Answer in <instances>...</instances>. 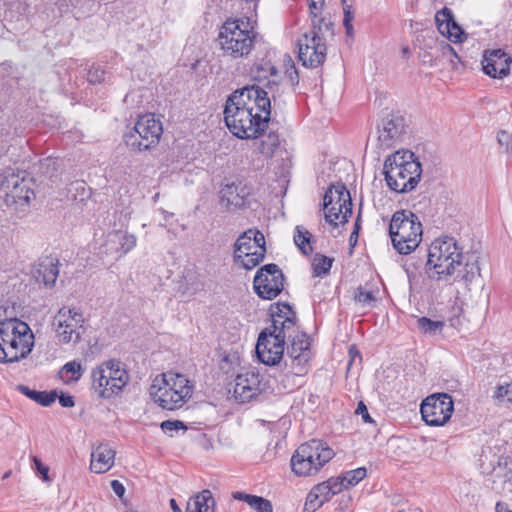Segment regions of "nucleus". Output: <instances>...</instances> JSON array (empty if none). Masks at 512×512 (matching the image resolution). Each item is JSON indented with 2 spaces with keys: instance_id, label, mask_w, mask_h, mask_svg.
<instances>
[{
  "instance_id": "obj_1",
  "label": "nucleus",
  "mask_w": 512,
  "mask_h": 512,
  "mask_svg": "<svg viewBox=\"0 0 512 512\" xmlns=\"http://www.w3.org/2000/svg\"><path fill=\"white\" fill-rule=\"evenodd\" d=\"M270 117L271 100L259 86L237 90L226 101L224 120L238 138H256L264 131Z\"/></svg>"
},
{
  "instance_id": "obj_2",
  "label": "nucleus",
  "mask_w": 512,
  "mask_h": 512,
  "mask_svg": "<svg viewBox=\"0 0 512 512\" xmlns=\"http://www.w3.org/2000/svg\"><path fill=\"white\" fill-rule=\"evenodd\" d=\"M427 267L437 281L452 282L463 286L465 292L480 276L478 257L463 253L454 237L441 236L432 241L428 249Z\"/></svg>"
},
{
  "instance_id": "obj_3",
  "label": "nucleus",
  "mask_w": 512,
  "mask_h": 512,
  "mask_svg": "<svg viewBox=\"0 0 512 512\" xmlns=\"http://www.w3.org/2000/svg\"><path fill=\"white\" fill-rule=\"evenodd\" d=\"M34 347V334L19 319L0 321V362L12 363L26 358Z\"/></svg>"
},
{
  "instance_id": "obj_4",
  "label": "nucleus",
  "mask_w": 512,
  "mask_h": 512,
  "mask_svg": "<svg viewBox=\"0 0 512 512\" xmlns=\"http://www.w3.org/2000/svg\"><path fill=\"white\" fill-rule=\"evenodd\" d=\"M149 392L161 408L173 411L181 408L191 398L193 386L185 375L167 372L153 379Z\"/></svg>"
},
{
  "instance_id": "obj_5",
  "label": "nucleus",
  "mask_w": 512,
  "mask_h": 512,
  "mask_svg": "<svg viewBox=\"0 0 512 512\" xmlns=\"http://www.w3.org/2000/svg\"><path fill=\"white\" fill-rule=\"evenodd\" d=\"M224 57L239 59L247 57L255 45V33L244 19H228L219 30L217 37Z\"/></svg>"
},
{
  "instance_id": "obj_6",
  "label": "nucleus",
  "mask_w": 512,
  "mask_h": 512,
  "mask_svg": "<svg viewBox=\"0 0 512 512\" xmlns=\"http://www.w3.org/2000/svg\"><path fill=\"white\" fill-rule=\"evenodd\" d=\"M0 196L12 211H27L35 198V193L26 172L7 168L0 173Z\"/></svg>"
},
{
  "instance_id": "obj_7",
  "label": "nucleus",
  "mask_w": 512,
  "mask_h": 512,
  "mask_svg": "<svg viewBox=\"0 0 512 512\" xmlns=\"http://www.w3.org/2000/svg\"><path fill=\"white\" fill-rule=\"evenodd\" d=\"M335 453L325 442L312 439L301 444L291 457L292 471L301 477L315 475Z\"/></svg>"
},
{
  "instance_id": "obj_8",
  "label": "nucleus",
  "mask_w": 512,
  "mask_h": 512,
  "mask_svg": "<svg viewBox=\"0 0 512 512\" xmlns=\"http://www.w3.org/2000/svg\"><path fill=\"white\" fill-rule=\"evenodd\" d=\"M389 234L394 248L400 254H409L421 242L422 226L412 212L397 211L390 221Z\"/></svg>"
},
{
  "instance_id": "obj_9",
  "label": "nucleus",
  "mask_w": 512,
  "mask_h": 512,
  "mask_svg": "<svg viewBox=\"0 0 512 512\" xmlns=\"http://www.w3.org/2000/svg\"><path fill=\"white\" fill-rule=\"evenodd\" d=\"M322 26L329 31L332 23L324 19H312V30L297 40L298 59L307 68H317L325 62L327 45L322 34Z\"/></svg>"
},
{
  "instance_id": "obj_10",
  "label": "nucleus",
  "mask_w": 512,
  "mask_h": 512,
  "mask_svg": "<svg viewBox=\"0 0 512 512\" xmlns=\"http://www.w3.org/2000/svg\"><path fill=\"white\" fill-rule=\"evenodd\" d=\"M163 134L162 123L152 113L139 116L133 130L125 134L124 141L132 151H145L158 145Z\"/></svg>"
},
{
  "instance_id": "obj_11",
  "label": "nucleus",
  "mask_w": 512,
  "mask_h": 512,
  "mask_svg": "<svg viewBox=\"0 0 512 512\" xmlns=\"http://www.w3.org/2000/svg\"><path fill=\"white\" fill-rule=\"evenodd\" d=\"M406 132V123L400 116L383 121L382 128L378 131L376 144L372 147L374 160H398L396 144L401 141Z\"/></svg>"
},
{
  "instance_id": "obj_12",
  "label": "nucleus",
  "mask_w": 512,
  "mask_h": 512,
  "mask_svg": "<svg viewBox=\"0 0 512 512\" xmlns=\"http://www.w3.org/2000/svg\"><path fill=\"white\" fill-rule=\"evenodd\" d=\"M234 259L246 270H251L263 261L266 254L264 235L256 229L243 232L234 245Z\"/></svg>"
},
{
  "instance_id": "obj_13",
  "label": "nucleus",
  "mask_w": 512,
  "mask_h": 512,
  "mask_svg": "<svg viewBox=\"0 0 512 512\" xmlns=\"http://www.w3.org/2000/svg\"><path fill=\"white\" fill-rule=\"evenodd\" d=\"M384 174L391 190L407 193L415 189L421 178V162H384Z\"/></svg>"
},
{
  "instance_id": "obj_14",
  "label": "nucleus",
  "mask_w": 512,
  "mask_h": 512,
  "mask_svg": "<svg viewBox=\"0 0 512 512\" xmlns=\"http://www.w3.org/2000/svg\"><path fill=\"white\" fill-rule=\"evenodd\" d=\"M325 219L334 226L345 224L352 214L350 192L343 185H332L323 197Z\"/></svg>"
},
{
  "instance_id": "obj_15",
  "label": "nucleus",
  "mask_w": 512,
  "mask_h": 512,
  "mask_svg": "<svg viewBox=\"0 0 512 512\" xmlns=\"http://www.w3.org/2000/svg\"><path fill=\"white\" fill-rule=\"evenodd\" d=\"M83 325V314L76 308L63 307L53 319L56 338L62 344H77L85 332Z\"/></svg>"
},
{
  "instance_id": "obj_16",
  "label": "nucleus",
  "mask_w": 512,
  "mask_h": 512,
  "mask_svg": "<svg viewBox=\"0 0 512 512\" xmlns=\"http://www.w3.org/2000/svg\"><path fill=\"white\" fill-rule=\"evenodd\" d=\"M454 411V402L446 393L428 396L421 404L420 412L423 420L430 426H442Z\"/></svg>"
},
{
  "instance_id": "obj_17",
  "label": "nucleus",
  "mask_w": 512,
  "mask_h": 512,
  "mask_svg": "<svg viewBox=\"0 0 512 512\" xmlns=\"http://www.w3.org/2000/svg\"><path fill=\"white\" fill-rule=\"evenodd\" d=\"M254 290L262 299L276 298L284 288V275L276 264L262 266L253 281Z\"/></svg>"
},
{
  "instance_id": "obj_18",
  "label": "nucleus",
  "mask_w": 512,
  "mask_h": 512,
  "mask_svg": "<svg viewBox=\"0 0 512 512\" xmlns=\"http://www.w3.org/2000/svg\"><path fill=\"white\" fill-rule=\"evenodd\" d=\"M285 341L264 329L258 337L256 354L259 360L266 365H276L284 354Z\"/></svg>"
},
{
  "instance_id": "obj_19",
  "label": "nucleus",
  "mask_w": 512,
  "mask_h": 512,
  "mask_svg": "<svg viewBox=\"0 0 512 512\" xmlns=\"http://www.w3.org/2000/svg\"><path fill=\"white\" fill-rule=\"evenodd\" d=\"M264 389L261 375L255 369L239 373L235 378L234 397L244 403L259 395Z\"/></svg>"
},
{
  "instance_id": "obj_20",
  "label": "nucleus",
  "mask_w": 512,
  "mask_h": 512,
  "mask_svg": "<svg viewBox=\"0 0 512 512\" xmlns=\"http://www.w3.org/2000/svg\"><path fill=\"white\" fill-rule=\"evenodd\" d=\"M137 244V237L122 230L109 232L100 247V253L119 259L130 252Z\"/></svg>"
},
{
  "instance_id": "obj_21",
  "label": "nucleus",
  "mask_w": 512,
  "mask_h": 512,
  "mask_svg": "<svg viewBox=\"0 0 512 512\" xmlns=\"http://www.w3.org/2000/svg\"><path fill=\"white\" fill-rule=\"evenodd\" d=\"M277 311H272V324L267 331L285 341L295 335V313L288 304H277Z\"/></svg>"
},
{
  "instance_id": "obj_22",
  "label": "nucleus",
  "mask_w": 512,
  "mask_h": 512,
  "mask_svg": "<svg viewBox=\"0 0 512 512\" xmlns=\"http://www.w3.org/2000/svg\"><path fill=\"white\" fill-rule=\"evenodd\" d=\"M511 63V57L500 49L486 52L482 60L484 73L498 79L509 75Z\"/></svg>"
},
{
  "instance_id": "obj_23",
  "label": "nucleus",
  "mask_w": 512,
  "mask_h": 512,
  "mask_svg": "<svg viewBox=\"0 0 512 512\" xmlns=\"http://www.w3.org/2000/svg\"><path fill=\"white\" fill-rule=\"evenodd\" d=\"M309 345V340L305 334H297L292 338L287 353L292 360V369L295 375L306 373L305 364L309 360Z\"/></svg>"
},
{
  "instance_id": "obj_24",
  "label": "nucleus",
  "mask_w": 512,
  "mask_h": 512,
  "mask_svg": "<svg viewBox=\"0 0 512 512\" xmlns=\"http://www.w3.org/2000/svg\"><path fill=\"white\" fill-rule=\"evenodd\" d=\"M251 188L243 181L226 183L220 190L221 203L227 208H239L245 204Z\"/></svg>"
},
{
  "instance_id": "obj_25",
  "label": "nucleus",
  "mask_w": 512,
  "mask_h": 512,
  "mask_svg": "<svg viewBox=\"0 0 512 512\" xmlns=\"http://www.w3.org/2000/svg\"><path fill=\"white\" fill-rule=\"evenodd\" d=\"M116 451L108 443H100L91 452L90 470L105 473L114 465Z\"/></svg>"
},
{
  "instance_id": "obj_26",
  "label": "nucleus",
  "mask_w": 512,
  "mask_h": 512,
  "mask_svg": "<svg viewBox=\"0 0 512 512\" xmlns=\"http://www.w3.org/2000/svg\"><path fill=\"white\" fill-rule=\"evenodd\" d=\"M435 22L438 31L450 41L457 43L462 41L463 31L454 21L450 9L443 8L435 15Z\"/></svg>"
},
{
  "instance_id": "obj_27",
  "label": "nucleus",
  "mask_w": 512,
  "mask_h": 512,
  "mask_svg": "<svg viewBox=\"0 0 512 512\" xmlns=\"http://www.w3.org/2000/svg\"><path fill=\"white\" fill-rule=\"evenodd\" d=\"M58 274V260L53 257L42 259L33 273L36 281L43 283L46 287H52L55 284Z\"/></svg>"
},
{
  "instance_id": "obj_28",
  "label": "nucleus",
  "mask_w": 512,
  "mask_h": 512,
  "mask_svg": "<svg viewBox=\"0 0 512 512\" xmlns=\"http://www.w3.org/2000/svg\"><path fill=\"white\" fill-rule=\"evenodd\" d=\"M258 149L265 158H276L277 160L289 158L287 151L281 146L279 136L275 133H270L261 139Z\"/></svg>"
},
{
  "instance_id": "obj_29",
  "label": "nucleus",
  "mask_w": 512,
  "mask_h": 512,
  "mask_svg": "<svg viewBox=\"0 0 512 512\" xmlns=\"http://www.w3.org/2000/svg\"><path fill=\"white\" fill-rule=\"evenodd\" d=\"M107 374L110 379V390L112 393H119L127 384L129 376L127 371L123 368L122 364L116 360L106 361Z\"/></svg>"
},
{
  "instance_id": "obj_30",
  "label": "nucleus",
  "mask_w": 512,
  "mask_h": 512,
  "mask_svg": "<svg viewBox=\"0 0 512 512\" xmlns=\"http://www.w3.org/2000/svg\"><path fill=\"white\" fill-rule=\"evenodd\" d=\"M216 502L210 490H203L187 502L186 512H215Z\"/></svg>"
},
{
  "instance_id": "obj_31",
  "label": "nucleus",
  "mask_w": 512,
  "mask_h": 512,
  "mask_svg": "<svg viewBox=\"0 0 512 512\" xmlns=\"http://www.w3.org/2000/svg\"><path fill=\"white\" fill-rule=\"evenodd\" d=\"M106 363H102L92 370V385L100 397L109 398L114 393L110 390V379L108 377Z\"/></svg>"
},
{
  "instance_id": "obj_32",
  "label": "nucleus",
  "mask_w": 512,
  "mask_h": 512,
  "mask_svg": "<svg viewBox=\"0 0 512 512\" xmlns=\"http://www.w3.org/2000/svg\"><path fill=\"white\" fill-rule=\"evenodd\" d=\"M232 496L236 500L244 501L252 509H254L257 512H272L273 511L271 502L263 497L246 494L244 492H239V491L234 492L232 494Z\"/></svg>"
},
{
  "instance_id": "obj_33",
  "label": "nucleus",
  "mask_w": 512,
  "mask_h": 512,
  "mask_svg": "<svg viewBox=\"0 0 512 512\" xmlns=\"http://www.w3.org/2000/svg\"><path fill=\"white\" fill-rule=\"evenodd\" d=\"M431 145L428 143L417 144L413 150L399 148L396 155H399L398 160H420L433 157Z\"/></svg>"
},
{
  "instance_id": "obj_34",
  "label": "nucleus",
  "mask_w": 512,
  "mask_h": 512,
  "mask_svg": "<svg viewBox=\"0 0 512 512\" xmlns=\"http://www.w3.org/2000/svg\"><path fill=\"white\" fill-rule=\"evenodd\" d=\"M17 389L28 398L32 399L36 403L47 407L50 406L53 402H55L57 398V392L56 391H36L33 389H30L28 386L25 385H18Z\"/></svg>"
},
{
  "instance_id": "obj_35",
  "label": "nucleus",
  "mask_w": 512,
  "mask_h": 512,
  "mask_svg": "<svg viewBox=\"0 0 512 512\" xmlns=\"http://www.w3.org/2000/svg\"><path fill=\"white\" fill-rule=\"evenodd\" d=\"M312 234L303 226H296L294 233V243L299 250L306 256L313 252L311 245Z\"/></svg>"
},
{
  "instance_id": "obj_36",
  "label": "nucleus",
  "mask_w": 512,
  "mask_h": 512,
  "mask_svg": "<svg viewBox=\"0 0 512 512\" xmlns=\"http://www.w3.org/2000/svg\"><path fill=\"white\" fill-rule=\"evenodd\" d=\"M82 374V365L75 360L67 362L59 372L60 378L66 383L78 381Z\"/></svg>"
},
{
  "instance_id": "obj_37",
  "label": "nucleus",
  "mask_w": 512,
  "mask_h": 512,
  "mask_svg": "<svg viewBox=\"0 0 512 512\" xmlns=\"http://www.w3.org/2000/svg\"><path fill=\"white\" fill-rule=\"evenodd\" d=\"M68 193L75 202L82 203L91 197V190L84 181H75L71 183Z\"/></svg>"
},
{
  "instance_id": "obj_38",
  "label": "nucleus",
  "mask_w": 512,
  "mask_h": 512,
  "mask_svg": "<svg viewBox=\"0 0 512 512\" xmlns=\"http://www.w3.org/2000/svg\"><path fill=\"white\" fill-rule=\"evenodd\" d=\"M332 263L333 258L316 254L312 263L314 276L321 277L326 275L330 271Z\"/></svg>"
},
{
  "instance_id": "obj_39",
  "label": "nucleus",
  "mask_w": 512,
  "mask_h": 512,
  "mask_svg": "<svg viewBox=\"0 0 512 512\" xmlns=\"http://www.w3.org/2000/svg\"><path fill=\"white\" fill-rule=\"evenodd\" d=\"M417 327L423 333L435 334L437 331L442 330L444 327V322L434 321L427 317H421L417 320Z\"/></svg>"
},
{
  "instance_id": "obj_40",
  "label": "nucleus",
  "mask_w": 512,
  "mask_h": 512,
  "mask_svg": "<svg viewBox=\"0 0 512 512\" xmlns=\"http://www.w3.org/2000/svg\"><path fill=\"white\" fill-rule=\"evenodd\" d=\"M367 471L365 467H359L354 470L347 471L343 474V480L347 484V488L357 485L366 477Z\"/></svg>"
},
{
  "instance_id": "obj_41",
  "label": "nucleus",
  "mask_w": 512,
  "mask_h": 512,
  "mask_svg": "<svg viewBox=\"0 0 512 512\" xmlns=\"http://www.w3.org/2000/svg\"><path fill=\"white\" fill-rule=\"evenodd\" d=\"M354 299L363 307H372L376 302V296L372 291H366L362 287L357 288Z\"/></svg>"
},
{
  "instance_id": "obj_42",
  "label": "nucleus",
  "mask_w": 512,
  "mask_h": 512,
  "mask_svg": "<svg viewBox=\"0 0 512 512\" xmlns=\"http://www.w3.org/2000/svg\"><path fill=\"white\" fill-rule=\"evenodd\" d=\"M325 502L318 496L315 490L312 488L308 493L306 502L304 504L303 512H315L318 510Z\"/></svg>"
},
{
  "instance_id": "obj_43",
  "label": "nucleus",
  "mask_w": 512,
  "mask_h": 512,
  "mask_svg": "<svg viewBox=\"0 0 512 512\" xmlns=\"http://www.w3.org/2000/svg\"><path fill=\"white\" fill-rule=\"evenodd\" d=\"M494 398L501 403H512V383L497 387Z\"/></svg>"
},
{
  "instance_id": "obj_44",
  "label": "nucleus",
  "mask_w": 512,
  "mask_h": 512,
  "mask_svg": "<svg viewBox=\"0 0 512 512\" xmlns=\"http://www.w3.org/2000/svg\"><path fill=\"white\" fill-rule=\"evenodd\" d=\"M328 485L332 496L340 493L342 490L347 489V484H345L343 477H331L327 481H325Z\"/></svg>"
},
{
  "instance_id": "obj_45",
  "label": "nucleus",
  "mask_w": 512,
  "mask_h": 512,
  "mask_svg": "<svg viewBox=\"0 0 512 512\" xmlns=\"http://www.w3.org/2000/svg\"><path fill=\"white\" fill-rule=\"evenodd\" d=\"M498 143L505 149L507 153L512 154V134L508 131L501 130L497 136Z\"/></svg>"
},
{
  "instance_id": "obj_46",
  "label": "nucleus",
  "mask_w": 512,
  "mask_h": 512,
  "mask_svg": "<svg viewBox=\"0 0 512 512\" xmlns=\"http://www.w3.org/2000/svg\"><path fill=\"white\" fill-rule=\"evenodd\" d=\"M33 462H34L35 470L41 475L42 480L44 482H50L51 479L49 477V467L44 465L41 462V460L36 456L33 457Z\"/></svg>"
},
{
  "instance_id": "obj_47",
  "label": "nucleus",
  "mask_w": 512,
  "mask_h": 512,
  "mask_svg": "<svg viewBox=\"0 0 512 512\" xmlns=\"http://www.w3.org/2000/svg\"><path fill=\"white\" fill-rule=\"evenodd\" d=\"M313 489L324 502L329 501L333 497L325 481L315 485Z\"/></svg>"
},
{
  "instance_id": "obj_48",
  "label": "nucleus",
  "mask_w": 512,
  "mask_h": 512,
  "mask_svg": "<svg viewBox=\"0 0 512 512\" xmlns=\"http://www.w3.org/2000/svg\"><path fill=\"white\" fill-rule=\"evenodd\" d=\"M255 74L256 78H266L267 74H274L275 68L270 63H265L263 65H257L255 70H252Z\"/></svg>"
},
{
  "instance_id": "obj_49",
  "label": "nucleus",
  "mask_w": 512,
  "mask_h": 512,
  "mask_svg": "<svg viewBox=\"0 0 512 512\" xmlns=\"http://www.w3.org/2000/svg\"><path fill=\"white\" fill-rule=\"evenodd\" d=\"M104 70L100 67H92L87 74V79L90 83H99L104 80Z\"/></svg>"
},
{
  "instance_id": "obj_50",
  "label": "nucleus",
  "mask_w": 512,
  "mask_h": 512,
  "mask_svg": "<svg viewBox=\"0 0 512 512\" xmlns=\"http://www.w3.org/2000/svg\"><path fill=\"white\" fill-rule=\"evenodd\" d=\"M161 429L164 432H170V431L179 430V429H186V427H185V425H184V423L182 421H179V420H174V421L166 420V421H163L161 423Z\"/></svg>"
},
{
  "instance_id": "obj_51",
  "label": "nucleus",
  "mask_w": 512,
  "mask_h": 512,
  "mask_svg": "<svg viewBox=\"0 0 512 512\" xmlns=\"http://www.w3.org/2000/svg\"><path fill=\"white\" fill-rule=\"evenodd\" d=\"M324 6V0H309V9L312 19L319 20L318 12Z\"/></svg>"
},
{
  "instance_id": "obj_52",
  "label": "nucleus",
  "mask_w": 512,
  "mask_h": 512,
  "mask_svg": "<svg viewBox=\"0 0 512 512\" xmlns=\"http://www.w3.org/2000/svg\"><path fill=\"white\" fill-rule=\"evenodd\" d=\"M356 413L362 416V419H363L364 422H366V423L373 422L372 418L370 417V415L368 413L367 407L364 404V402H362V401L359 402L358 407L356 409Z\"/></svg>"
},
{
  "instance_id": "obj_53",
  "label": "nucleus",
  "mask_w": 512,
  "mask_h": 512,
  "mask_svg": "<svg viewBox=\"0 0 512 512\" xmlns=\"http://www.w3.org/2000/svg\"><path fill=\"white\" fill-rule=\"evenodd\" d=\"M57 398H59V403L62 407L71 408L75 405L73 397L69 394L57 395Z\"/></svg>"
},
{
  "instance_id": "obj_54",
  "label": "nucleus",
  "mask_w": 512,
  "mask_h": 512,
  "mask_svg": "<svg viewBox=\"0 0 512 512\" xmlns=\"http://www.w3.org/2000/svg\"><path fill=\"white\" fill-rule=\"evenodd\" d=\"M344 19L343 22H352L354 14L352 11V5L347 4V0H343Z\"/></svg>"
},
{
  "instance_id": "obj_55",
  "label": "nucleus",
  "mask_w": 512,
  "mask_h": 512,
  "mask_svg": "<svg viewBox=\"0 0 512 512\" xmlns=\"http://www.w3.org/2000/svg\"><path fill=\"white\" fill-rule=\"evenodd\" d=\"M351 501L350 496H342L339 499V506L337 508L339 512H348L351 506Z\"/></svg>"
},
{
  "instance_id": "obj_56",
  "label": "nucleus",
  "mask_w": 512,
  "mask_h": 512,
  "mask_svg": "<svg viewBox=\"0 0 512 512\" xmlns=\"http://www.w3.org/2000/svg\"><path fill=\"white\" fill-rule=\"evenodd\" d=\"M111 488L113 492L119 497L122 498L125 494V487L123 484L118 480H112L111 481Z\"/></svg>"
},
{
  "instance_id": "obj_57",
  "label": "nucleus",
  "mask_w": 512,
  "mask_h": 512,
  "mask_svg": "<svg viewBox=\"0 0 512 512\" xmlns=\"http://www.w3.org/2000/svg\"><path fill=\"white\" fill-rule=\"evenodd\" d=\"M496 512H512V510L509 509L508 505L502 502H498L495 506Z\"/></svg>"
},
{
  "instance_id": "obj_58",
  "label": "nucleus",
  "mask_w": 512,
  "mask_h": 512,
  "mask_svg": "<svg viewBox=\"0 0 512 512\" xmlns=\"http://www.w3.org/2000/svg\"><path fill=\"white\" fill-rule=\"evenodd\" d=\"M170 507L173 512H182L175 499H170Z\"/></svg>"
},
{
  "instance_id": "obj_59",
  "label": "nucleus",
  "mask_w": 512,
  "mask_h": 512,
  "mask_svg": "<svg viewBox=\"0 0 512 512\" xmlns=\"http://www.w3.org/2000/svg\"><path fill=\"white\" fill-rule=\"evenodd\" d=\"M343 25H344V27L346 29L347 35L353 36V25H352V22H349V23L343 22Z\"/></svg>"
},
{
  "instance_id": "obj_60",
  "label": "nucleus",
  "mask_w": 512,
  "mask_h": 512,
  "mask_svg": "<svg viewBox=\"0 0 512 512\" xmlns=\"http://www.w3.org/2000/svg\"><path fill=\"white\" fill-rule=\"evenodd\" d=\"M447 53H450V54H453V55L457 56L456 52L454 51V49L449 44H446V45L443 46V54L446 55Z\"/></svg>"
},
{
  "instance_id": "obj_61",
  "label": "nucleus",
  "mask_w": 512,
  "mask_h": 512,
  "mask_svg": "<svg viewBox=\"0 0 512 512\" xmlns=\"http://www.w3.org/2000/svg\"><path fill=\"white\" fill-rule=\"evenodd\" d=\"M287 65H289L292 72L297 75V71L295 69L294 62L290 56H287Z\"/></svg>"
},
{
  "instance_id": "obj_62",
  "label": "nucleus",
  "mask_w": 512,
  "mask_h": 512,
  "mask_svg": "<svg viewBox=\"0 0 512 512\" xmlns=\"http://www.w3.org/2000/svg\"><path fill=\"white\" fill-rule=\"evenodd\" d=\"M349 354H350V356H351V361H350V363H349V364H351V363H352V361H354V360H355V357H356V356H358V357L360 358V355H359L358 351H354V349H353V348H351V349L349 350Z\"/></svg>"
},
{
  "instance_id": "obj_63",
  "label": "nucleus",
  "mask_w": 512,
  "mask_h": 512,
  "mask_svg": "<svg viewBox=\"0 0 512 512\" xmlns=\"http://www.w3.org/2000/svg\"><path fill=\"white\" fill-rule=\"evenodd\" d=\"M162 214L164 215V219H165V220H167V218H169V217H172V216H173V214H172V213H168V212H166V211H164V210H162Z\"/></svg>"
},
{
  "instance_id": "obj_64",
  "label": "nucleus",
  "mask_w": 512,
  "mask_h": 512,
  "mask_svg": "<svg viewBox=\"0 0 512 512\" xmlns=\"http://www.w3.org/2000/svg\"><path fill=\"white\" fill-rule=\"evenodd\" d=\"M10 475H11V471L9 470V471L5 472V474L3 475V479H7L8 477H10Z\"/></svg>"
}]
</instances>
